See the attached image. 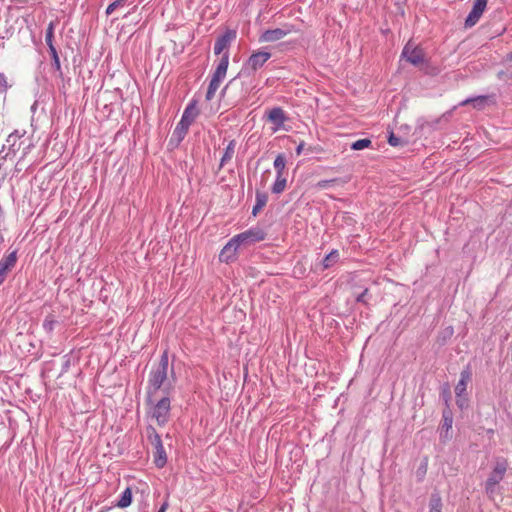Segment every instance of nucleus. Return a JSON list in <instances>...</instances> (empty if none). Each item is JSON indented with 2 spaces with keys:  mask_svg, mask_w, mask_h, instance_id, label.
Returning <instances> with one entry per match:
<instances>
[{
  "mask_svg": "<svg viewBox=\"0 0 512 512\" xmlns=\"http://www.w3.org/2000/svg\"><path fill=\"white\" fill-rule=\"evenodd\" d=\"M304 149V142L302 141L297 147H296V154L300 155L303 152Z\"/></svg>",
  "mask_w": 512,
  "mask_h": 512,
  "instance_id": "nucleus-41",
  "label": "nucleus"
},
{
  "mask_svg": "<svg viewBox=\"0 0 512 512\" xmlns=\"http://www.w3.org/2000/svg\"><path fill=\"white\" fill-rule=\"evenodd\" d=\"M8 89V83L6 76L3 73H0V93L6 92Z\"/></svg>",
  "mask_w": 512,
  "mask_h": 512,
  "instance_id": "nucleus-38",
  "label": "nucleus"
},
{
  "mask_svg": "<svg viewBox=\"0 0 512 512\" xmlns=\"http://www.w3.org/2000/svg\"><path fill=\"white\" fill-rule=\"evenodd\" d=\"M236 38V32L233 30H227L223 35L219 36L214 44V53L216 55L222 54L224 50H227L230 43Z\"/></svg>",
  "mask_w": 512,
  "mask_h": 512,
  "instance_id": "nucleus-10",
  "label": "nucleus"
},
{
  "mask_svg": "<svg viewBox=\"0 0 512 512\" xmlns=\"http://www.w3.org/2000/svg\"><path fill=\"white\" fill-rule=\"evenodd\" d=\"M174 367L169 365L168 352L165 350L157 366L149 373L147 401L153 402V397L162 389L167 395L174 389L176 383Z\"/></svg>",
  "mask_w": 512,
  "mask_h": 512,
  "instance_id": "nucleus-1",
  "label": "nucleus"
},
{
  "mask_svg": "<svg viewBox=\"0 0 512 512\" xmlns=\"http://www.w3.org/2000/svg\"><path fill=\"white\" fill-rule=\"evenodd\" d=\"M267 202V193L257 190L255 194V205L253 206L252 209L253 216H256L266 206Z\"/></svg>",
  "mask_w": 512,
  "mask_h": 512,
  "instance_id": "nucleus-17",
  "label": "nucleus"
},
{
  "mask_svg": "<svg viewBox=\"0 0 512 512\" xmlns=\"http://www.w3.org/2000/svg\"><path fill=\"white\" fill-rule=\"evenodd\" d=\"M401 57L414 66L425 63V52L420 46H415L409 41L403 48Z\"/></svg>",
  "mask_w": 512,
  "mask_h": 512,
  "instance_id": "nucleus-5",
  "label": "nucleus"
},
{
  "mask_svg": "<svg viewBox=\"0 0 512 512\" xmlns=\"http://www.w3.org/2000/svg\"><path fill=\"white\" fill-rule=\"evenodd\" d=\"M152 407L150 410L151 417L155 419L158 425H165L170 418V410H171V401L168 395L156 399V396L153 397V402H149Z\"/></svg>",
  "mask_w": 512,
  "mask_h": 512,
  "instance_id": "nucleus-4",
  "label": "nucleus"
},
{
  "mask_svg": "<svg viewBox=\"0 0 512 512\" xmlns=\"http://www.w3.org/2000/svg\"><path fill=\"white\" fill-rule=\"evenodd\" d=\"M235 242H238L239 245H251L256 242L263 241L266 238V233L263 229L259 227L251 228L246 230L238 235H235Z\"/></svg>",
  "mask_w": 512,
  "mask_h": 512,
  "instance_id": "nucleus-6",
  "label": "nucleus"
},
{
  "mask_svg": "<svg viewBox=\"0 0 512 512\" xmlns=\"http://www.w3.org/2000/svg\"><path fill=\"white\" fill-rule=\"evenodd\" d=\"M239 247V243L235 242V237L231 238L230 241L221 250L219 259L223 262H229L235 257L236 251Z\"/></svg>",
  "mask_w": 512,
  "mask_h": 512,
  "instance_id": "nucleus-14",
  "label": "nucleus"
},
{
  "mask_svg": "<svg viewBox=\"0 0 512 512\" xmlns=\"http://www.w3.org/2000/svg\"><path fill=\"white\" fill-rule=\"evenodd\" d=\"M488 0H475L472 10L468 14L465 20V27L471 28L473 27L481 18L483 12L486 9Z\"/></svg>",
  "mask_w": 512,
  "mask_h": 512,
  "instance_id": "nucleus-8",
  "label": "nucleus"
},
{
  "mask_svg": "<svg viewBox=\"0 0 512 512\" xmlns=\"http://www.w3.org/2000/svg\"><path fill=\"white\" fill-rule=\"evenodd\" d=\"M33 146L32 139L26 135V131L16 129L6 138L0 150V159H13L19 151H22V158H24Z\"/></svg>",
  "mask_w": 512,
  "mask_h": 512,
  "instance_id": "nucleus-2",
  "label": "nucleus"
},
{
  "mask_svg": "<svg viewBox=\"0 0 512 512\" xmlns=\"http://www.w3.org/2000/svg\"><path fill=\"white\" fill-rule=\"evenodd\" d=\"M190 125L183 122L182 120L179 121L176 128L174 129L173 136L177 137L178 142L182 141L185 137V135L188 132Z\"/></svg>",
  "mask_w": 512,
  "mask_h": 512,
  "instance_id": "nucleus-25",
  "label": "nucleus"
},
{
  "mask_svg": "<svg viewBox=\"0 0 512 512\" xmlns=\"http://www.w3.org/2000/svg\"><path fill=\"white\" fill-rule=\"evenodd\" d=\"M127 0H115L108 5L106 14L111 15L117 8L124 6Z\"/></svg>",
  "mask_w": 512,
  "mask_h": 512,
  "instance_id": "nucleus-35",
  "label": "nucleus"
},
{
  "mask_svg": "<svg viewBox=\"0 0 512 512\" xmlns=\"http://www.w3.org/2000/svg\"><path fill=\"white\" fill-rule=\"evenodd\" d=\"M487 100H488L487 96H477L475 98H470V99L464 100L461 103V105H467L468 103H472L475 108L482 109L484 107V105L486 104Z\"/></svg>",
  "mask_w": 512,
  "mask_h": 512,
  "instance_id": "nucleus-29",
  "label": "nucleus"
},
{
  "mask_svg": "<svg viewBox=\"0 0 512 512\" xmlns=\"http://www.w3.org/2000/svg\"><path fill=\"white\" fill-rule=\"evenodd\" d=\"M420 473H426V465L423 466V470H420Z\"/></svg>",
  "mask_w": 512,
  "mask_h": 512,
  "instance_id": "nucleus-44",
  "label": "nucleus"
},
{
  "mask_svg": "<svg viewBox=\"0 0 512 512\" xmlns=\"http://www.w3.org/2000/svg\"><path fill=\"white\" fill-rule=\"evenodd\" d=\"M265 183H266V179H263L262 182H261L263 187L265 186Z\"/></svg>",
  "mask_w": 512,
  "mask_h": 512,
  "instance_id": "nucleus-46",
  "label": "nucleus"
},
{
  "mask_svg": "<svg viewBox=\"0 0 512 512\" xmlns=\"http://www.w3.org/2000/svg\"><path fill=\"white\" fill-rule=\"evenodd\" d=\"M54 28H55L54 22H50L48 24V27L45 32V42L49 48H51V46H54L53 45Z\"/></svg>",
  "mask_w": 512,
  "mask_h": 512,
  "instance_id": "nucleus-30",
  "label": "nucleus"
},
{
  "mask_svg": "<svg viewBox=\"0 0 512 512\" xmlns=\"http://www.w3.org/2000/svg\"><path fill=\"white\" fill-rule=\"evenodd\" d=\"M233 81H234V79H233V80H231V81H229V83H228V84L224 87V89L222 90V94H224V93L227 91V89L229 88V86H230V85H232Z\"/></svg>",
  "mask_w": 512,
  "mask_h": 512,
  "instance_id": "nucleus-43",
  "label": "nucleus"
},
{
  "mask_svg": "<svg viewBox=\"0 0 512 512\" xmlns=\"http://www.w3.org/2000/svg\"><path fill=\"white\" fill-rule=\"evenodd\" d=\"M388 143L393 147H397L402 144V140L401 138L397 137L394 133H391L388 138Z\"/></svg>",
  "mask_w": 512,
  "mask_h": 512,
  "instance_id": "nucleus-36",
  "label": "nucleus"
},
{
  "mask_svg": "<svg viewBox=\"0 0 512 512\" xmlns=\"http://www.w3.org/2000/svg\"><path fill=\"white\" fill-rule=\"evenodd\" d=\"M17 262V252L13 251L0 261V285L5 281L7 274L14 268Z\"/></svg>",
  "mask_w": 512,
  "mask_h": 512,
  "instance_id": "nucleus-9",
  "label": "nucleus"
},
{
  "mask_svg": "<svg viewBox=\"0 0 512 512\" xmlns=\"http://www.w3.org/2000/svg\"><path fill=\"white\" fill-rule=\"evenodd\" d=\"M471 379H472V371H471L470 366H467L466 368H464L461 371L460 379H459L457 385L455 386L456 397H461L465 393L467 384L471 381Z\"/></svg>",
  "mask_w": 512,
  "mask_h": 512,
  "instance_id": "nucleus-13",
  "label": "nucleus"
},
{
  "mask_svg": "<svg viewBox=\"0 0 512 512\" xmlns=\"http://www.w3.org/2000/svg\"><path fill=\"white\" fill-rule=\"evenodd\" d=\"M294 31L292 25H285L282 28L269 29L262 33L260 41L262 42H275Z\"/></svg>",
  "mask_w": 512,
  "mask_h": 512,
  "instance_id": "nucleus-7",
  "label": "nucleus"
},
{
  "mask_svg": "<svg viewBox=\"0 0 512 512\" xmlns=\"http://www.w3.org/2000/svg\"><path fill=\"white\" fill-rule=\"evenodd\" d=\"M154 449V463L158 468H162L167 462V455L163 447V444L155 447Z\"/></svg>",
  "mask_w": 512,
  "mask_h": 512,
  "instance_id": "nucleus-20",
  "label": "nucleus"
},
{
  "mask_svg": "<svg viewBox=\"0 0 512 512\" xmlns=\"http://www.w3.org/2000/svg\"><path fill=\"white\" fill-rule=\"evenodd\" d=\"M49 52H50V55L52 58V65L54 66V68L57 71H59L61 73L60 59H59V56H58L55 46H51V48H49Z\"/></svg>",
  "mask_w": 512,
  "mask_h": 512,
  "instance_id": "nucleus-34",
  "label": "nucleus"
},
{
  "mask_svg": "<svg viewBox=\"0 0 512 512\" xmlns=\"http://www.w3.org/2000/svg\"><path fill=\"white\" fill-rule=\"evenodd\" d=\"M337 179H330V180H320L317 183V187L320 189H326L330 187L333 183L337 182Z\"/></svg>",
  "mask_w": 512,
  "mask_h": 512,
  "instance_id": "nucleus-37",
  "label": "nucleus"
},
{
  "mask_svg": "<svg viewBox=\"0 0 512 512\" xmlns=\"http://www.w3.org/2000/svg\"><path fill=\"white\" fill-rule=\"evenodd\" d=\"M505 69L498 72V78L504 82L512 80V53H510L504 61Z\"/></svg>",
  "mask_w": 512,
  "mask_h": 512,
  "instance_id": "nucleus-18",
  "label": "nucleus"
},
{
  "mask_svg": "<svg viewBox=\"0 0 512 512\" xmlns=\"http://www.w3.org/2000/svg\"><path fill=\"white\" fill-rule=\"evenodd\" d=\"M147 438L153 448L160 446L162 444V440L160 435L156 432L153 426H148L146 429Z\"/></svg>",
  "mask_w": 512,
  "mask_h": 512,
  "instance_id": "nucleus-23",
  "label": "nucleus"
},
{
  "mask_svg": "<svg viewBox=\"0 0 512 512\" xmlns=\"http://www.w3.org/2000/svg\"><path fill=\"white\" fill-rule=\"evenodd\" d=\"M270 57L271 54L269 52L260 51L253 53L246 63V68L256 71L261 68L270 59Z\"/></svg>",
  "mask_w": 512,
  "mask_h": 512,
  "instance_id": "nucleus-11",
  "label": "nucleus"
},
{
  "mask_svg": "<svg viewBox=\"0 0 512 512\" xmlns=\"http://www.w3.org/2000/svg\"><path fill=\"white\" fill-rule=\"evenodd\" d=\"M456 404L462 410L467 407L468 402H467V399L464 398L462 395L461 397H457Z\"/></svg>",
  "mask_w": 512,
  "mask_h": 512,
  "instance_id": "nucleus-39",
  "label": "nucleus"
},
{
  "mask_svg": "<svg viewBox=\"0 0 512 512\" xmlns=\"http://www.w3.org/2000/svg\"><path fill=\"white\" fill-rule=\"evenodd\" d=\"M442 500L438 493H433L430 497L429 512H442Z\"/></svg>",
  "mask_w": 512,
  "mask_h": 512,
  "instance_id": "nucleus-27",
  "label": "nucleus"
},
{
  "mask_svg": "<svg viewBox=\"0 0 512 512\" xmlns=\"http://www.w3.org/2000/svg\"><path fill=\"white\" fill-rule=\"evenodd\" d=\"M509 463L505 458H496L493 464V469L485 482V493L491 499L499 492L498 484L503 480Z\"/></svg>",
  "mask_w": 512,
  "mask_h": 512,
  "instance_id": "nucleus-3",
  "label": "nucleus"
},
{
  "mask_svg": "<svg viewBox=\"0 0 512 512\" xmlns=\"http://www.w3.org/2000/svg\"><path fill=\"white\" fill-rule=\"evenodd\" d=\"M420 473H426V465L423 466V470H420Z\"/></svg>",
  "mask_w": 512,
  "mask_h": 512,
  "instance_id": "nucleus-45",
  "label": "nucleus"
},
{
  "mask_svg": "<svg viewBox=\"0 0 512 512\" xmlns=\"http://www.w3.org/2000/svg\"><path fill=\"white\" fill-rule=\"evenodd\" d=\"M132 502V490L127 487L121 494L120 499L116 503V506L119 508H126Z\"/></svg>",
  "mask_w": 512,
  "mask_h": 512,
  "instance_id": "nucleus-24",
  "label": "nucleus"
},
{
  "mask_svg": "<svg viewBox=\"0 0 512 512\" xmlns=\"http://www.w3.org/2000/svg\"><path fill=\"white\" fill-rule=\"evenodd\" d=\"M369 290L366 288L360 295L357 296L356 301L361 303H366V296L368 295Z\"/></svg>",
  "mask_w": 512,
  "mask_h": 512,
  "instance_id": "nucleus-40",
  "label": "nucleus"
},
{
  "mask_svg": "<svg viewBox=\"0 0 512 512\" xmlns=\"http://www.w3.org/2000/svg\"><path fill=\"white\" fill-rule=\"evenodd\" d=\"M371 144H372V142L370 139H367V138L359 139L352 143L351 149L352 150H362V149L370 147Z\"/></svg>",
  "mask_w": 512,
  "mask_h": 512,
  "instance_id": "nucleus-32",
  "label": "nucleus"
},
{
  "mask_svg": "<svg viewBox=\"0 0 512 512\" xmlns=\"http://www.w3.org/2000/svg\"><path fill=\"white\" fill-rule=\"evenodd\" d=\"M235 146V140H231L228 143L227 147L225 148L224 154L220 160V168H222L227 162H229L233 158V155L235 153Z\"/></svg>",
  "mask_w": 512,
  "mask_h": 512,
  "instance_id": "nucleus-21",
  "label": "nucleus"
},
{
  "mask_svg": "<svg viewBox=\"0 0 512 512\" xmlns=\"http://www.w3.org/2000/svg\"><path fill=\"white\" fill-rule=\"evenodd\" d=\"M57 324V321L54 319L52 315H48L45 317L43 321V329L47 333H51L54 330L55 325Z\"/></svg>",
  "mask_w": 512,
  "mask_h": 512,
  "instance_id": "nucleus-33",
  "label": "nucleus"
},
{
  "mask_svg": "<svg viewBox=\"0 0 512 512\" xmlns=\"http://www.w3.org/2000/svg\"><path fill=\"white\" fill-rule=\"evenodd\" d=\"M339 260V252L332 250L322 261L323 269H328Z\"/></svg>",
  "mask_w": 512,
  "mask_h": 512,
  "instance_id": "nucleus-28",
  "label": "nucleus"
},
{
  "mask_svg": "<svg viewBox=\"0 0 512 512\" xmlns=\"http://www.w3.org/2000/svg\"><path fill=\"white\" fill-rule=\"evenodd\" d=\"M453 424V418L450 411H444L443 412V419H442V427H441V437H444L446 439L451 438V435H449L450 430L452 429Z\"/></svg>",
  "mask_w": 512,
  "mask_h": 512,
  "instance_id": "nucleus-19",
  "label": "nucleus"
},
{
  "mask_svg": "<svg viewBox=\"0 0 512 512\" xmlns=\"http://www.w3.org/2000/svg\"><path fill=\"white\" fill-rule=\"evenodd\" d=\"M199 114V110L196 106V102H191L185 108L180 120L191 125Z\"/></svg>",
  "mask_w": 512,
  "mask_h": 512,
  "instance_id": "nucleus-16",
  "label": "nucleus"
},
{
  "mask_svg": "<svg viewBox=\"0 0 512 512\" xmlns=\"http://www.w3.org/2000/svg\"><path fill=\"white\" fill-rule=\"evenodd\" d=\"M219 86H220L219 83H217L211 79L208 89H207V92H206V96H205L207 101H211L214 98L215 93L218 90Z\"/></svg>",
  "mask_w": 512,
  "mask_h": 512,
  "instance_id": "nucleus-31",
  "label": "nucleus"
},
{
  "mask_svg": "<svg viewBox=\"0 0 512 512\" xmlns=\"http://www.w3.org/2000/svg\"><path fill=\"white\" fill-rule=\"evenodd\" d=\"M228 65H229V53H228V51H226L223 53L211 79L213 81L221 84V82L223 81V79L226 76Z\"/></svg>",
  "mask_w": 512,
  "mask_h": 512,
  "instance_id": "nucleus-12",
  "label": "nucleus"
},
{
  "mask_svg": "<svg viewBox=\"0 0 512 512\" xmlns=\"http://www.w3.org/2000/svg\"><path fill=\"white\" fill-rule=\"evenodd\" d=\"M268 120L275 124L277 128H280L284 125L287 117L282 108L274 107L268 112Z\"/></svg>",
  "mask_w": 512,
  "mask_h": 512,
  "instance_id": "nucleus-15",
  "label": "nucleus"
},
{
  "mask_svg": "<svg viewBox=\"0 0 512 512\" xmlns=\"http://www.w3.org/2000/svg\"><path fill=\"white\" fill-rule=\"evenodd\" d=\"M274 169L276 170V175H284L285 167H286V157L284 154H278L273 163Z\"/></svg>",
  "mask_w": 512,
  "mask_h": 512,
  "instance_id": "nucleus-26",
  "label": "nucleus"
},
{
  "mask_svg": "<svg viewBox=\"0 0 512 512\" xmlns=\"http://www.w3.org/2000/svg\"><path fill=\"white\" fill-rule=\"evenodd\" d=\"M167 508H168V502H166V501H165V502L161 505V507H160V509L158 510V512H165V511L167 510Z\"/></svg>",
  "mask_w": 512,
  "mask_h": 512,
  "instance_id": "nucleus-42",
  "label": "nucleus"
},
{
  "mask_svg": "<svg viewBox=\"0 0 512 512\" xmlns=\"http://www.w3.org/2000/svg\"><path fill=\"white\" fill-rule=\"evenodd\" d=\"M287 179L284 175H276L271 191L274 194H281L286 189Z\"/></svg>",
  "mask_w": 512,
  "mask_h": 512,
  "instance_id": "nucleus-22",
  "label": "nucleus"
}]
</instances>
